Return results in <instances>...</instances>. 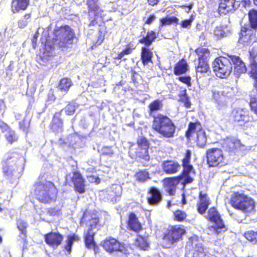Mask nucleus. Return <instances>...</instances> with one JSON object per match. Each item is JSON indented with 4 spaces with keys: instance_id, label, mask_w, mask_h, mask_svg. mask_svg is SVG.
<instances>
[{
    "instance_id": "34",
    "label": "nucleus",
    "mask_w": 257,
    "mask_h": 257,
    "mask_svg": "<svg viewBox=\"0 0 257 257\" xmlns=\"http://www.w3.org/2000/svg\"><path fill=\"white\" fill-rule=\"evenodd\" d=\"M62 110L56 112L52 117L50 127L53 132H58V130L61 129L63 126V120L61 118Z\"/></svg>"
},
{
    "instance_id": "32",
    "label": "nucleus",
    "mask_w": 257,
    "mask_h": 257,
    "mask_svg": "<svg viewBox=\"0 0 257 257\" xmlns=\"http://www.w3.org/2000/svg\"><path fill=\"white\" fill-rule=\"evenodd\" d=\"M30 0H12L11 5V11L13 13H19L20 11L26 10L29 5Z\"/></svg>"
},
{
    "instance_id": "14",
    "label": "nucleus",
    "mask_w": 257,
    "mask_h": 257,
    "mask_svg": "<svg viewBox=\"0 0 257 257\" xmlns=\"http://www.w3.org/2000/svg\"><path fill=\"white\" fill-rule=\"evenodd\" d=\"M99 0H86V5L87 7L88 14L90 17L91 15L94 16V18H89V26H94L97 23L96 17H102V13L103 10L100 8L99 4Z\"/></svg>"
},
{
    "instance_id": "1",
    "label": "nucleus",
    "mask_w": 257,
    "mask_h": 257,
    "mask_svg": "<svg viewBox=\"0 0 257 257\" xmlns=\"http://www.w3.org/2000/svg\"><path fill=\"white\" fill-rule=\"evenodd\" d=\"M31 193L39 203L47 204L57 201L58 189L51 181L38 180L33 184Z\"/></svg>"
},
{
    "instance_id": "41",
    "label": "nucleus",
    "mask_w": 257,
    "mask_h": 257,
    "mask_svg": "<svg viewBox=\"0 0 257 257\" xmlns=\"http://www.w3.org/2000/svg\"><path fill=\"white\" fill-rule=\"evenodd\" d=\"M160 23L159 25V29H161L163 26L166 25H171L172 24L178 25L179 24V19L176 16L165 17L160 19Z\"/></svg>"
},
{
    "instance_id": "58",
    "label": "nucleus",
    "mask_w": 257,
    "mask_h": 257,
    "mask_svg": "<svg viewBox=\"0 0 257 257\" xmlns=\"http://www.w3.org/2000/svg\"><path fill=\"white\" fill-rule=\"evenodd\" d=\"M60 210L56 207H49L47 209V213L50 216H55L59 214Z\"/></svg>"
},
{
    "instance_id": "42",
    "label": "nucleus",
    "mask_w": 257,
    "mask_h": 257,
    "mask_svg": "<svg viewBox=\"0 0 257 257\" xmlns=\"http://www.w3.org/2000/svg\"><path fill=\"white\" fill-rule=\"evenodd\" d=\"M256 57L257 55L253 56L252 54L250 53V63L249 65L250 70L248 73L250 77L253 79L257 78V62L255 60Z\"/></svg>"
},
{
    "instance_id": "40",
    "label": "nucleus",
    "mask_w": 257,
    "mask_h": 257,
    "mask_svg": "<svg viewBox=\"0 0 257 257\" xmlns=\"http://www.w3.org/2000/svg\"><path fill=\"white\" fill-rule=\"evenodd\" d=\"M136 181L141 183H145L151 179L150 174L146 169L139 170L134 175Z\"/></svg>"
},
{
    "instance_id": "12",
    "label": "nucleus",
    "mask_w": 257,
    "mask_h": 257,
    "mask_svg": "<svg viewBox=\"0 0 257 257\" xmlns=\"http://www.w3.org/2000/svg\"><path fill=\"white\" fill-rule=\"evenodd\" d=\"M137 148L135 152L136 158L140 160L148 161L150 159L149 153L150 143L149 141L144 137L138 139L136 142Z\"/></svg>"
},
{
    "instance_id": "45",
    "label": "nucleus",
    "mask_w": 257,
    "mask_h": 257,
    "mask_svg": "<svg viewBox=\"0 0 257 257\" xmlns=\"http://www.w3.org/2000/svg\"><path fill=\"white\" fill-rule=\"evenodd\" d=\"M108 195L111 199L114 200L118 199L121 195V187L117 185H112L109 191Z\"/></svg>"
},
{
    "instance_id": "13",
    "label": "nucleus",
    "mask_w": 257,
    "mask_h": 257,
    "mask_svg": "<svg viewBox=\"0 0 257 257\" xmlns=\"http://www.w3.org/2000/svg\"><path fill=\"white\" fill-rule=\"evenodd\" d=\"M206 218L207 220L214 224L210 227L212 228L215 232L218 234V229L225 228V225L221 218V215L215 206L210 207L207 211Z\"/></svg>"
},
{
    "instance_id": "35",
    "label": "nucleus",
    "mask_w": 257,
    "mask_h": 257,
    "mask_svg": "<svg viewBox=\"0 0 257 257\" xmlns=\"http://www.w3.org/2000/svg\"><path fill=\"white\" fill-rule=\"evenodd\" d=\"M73 85V83L70 77H64L59 80L57 88L60 91L67 93Z\"/></svg>"
},
{
    "instance_id": "37",
    "label": "nucleus",
    "mask_w": 257,
    "mask_h": 257,
    "mask_svg": "<svg viewBox=\"0 0 257 257\" xmlns=\"http://www.w3.org/2000/svg\"><path fill=\"white\" fill-rule=\"evenodd\" d=\"M135 243L136 245L140 249L144 250L148 249L149 247L148 235L143 236L141 234H138Z\"/></svg>"
},
{
    "instance_id": "63",
    "label": "nucleus",
    "mask_w": 257,
    "mask_h": 257,
    "mask_svg": "<svg viewBox=\"0 0 257 257\" xmlns=\"http://www.w3.org/2000/svg\"><path fill=\"white\" fill-rule=\"evenodd\" d=\"M156 19V16L154 14L150 15L145 21V24L150 25Z\"/></svg>"
},
{
    "instance_id": "3",
    "label": "nucleus",
    "mask_w": 257,
    "mask_h": 257,
    "mask_svg": "<svg viewBox=\"0 0 257 257\" xmlns=\"http://www.w3.org/2000/svg\"><path fill=\"white\" fill-rule=\"evenodd\" d=\"M230 206L246 215L255 212V201L247 194L239 191L233 192L229 200Z\"/></svg>"
},
{
    "instance_id": "61",
    "label": "nucleus",
    "mask_w": 257,
    "mask_h": 257,
    "mask_svg": "<svg viewBox=\"0 0 257 257\" xmlns=\"http://www.w3.org/2000/svg\"><path fill=\"white\" fill-rule=\"evenodd\" d=\"M88 178L91 179V180L90 181V182L91 183L99 184L100 183V179L97 176H95L94 175H90L88 176Z\"/></svg>"
},
{
    "instance_id": "4",
    "label": "nucleus",
    "mask_w": 257,
    "mask_h": 257,
    "mask_svg": "<svg viewBox=\"0 0 257 257\" xmlns=\"http://www.w3.org/2000/svg\"><path fill=\"white\" fill-rule=\"evenodd\" d=\"M54 35L53 41L60 48H66L68 45H72V41L75 38L74 30L67 25L56 27L54 30Z\"/></svg>"
},
{
    "instance_id": "52",
    "label": "nucleus",
    "mask_w": 257,
    "mask_h": 257,
    "mask_svg": "<svg viewBox=\"0 0 257 257\" xmlns=\"http://www.w3.org/2000/svg\"><path fill=\"white\" fill-rule=\"evenodd\" d=\"M31 124V119L27 116L24 117L23 119L19 122L20 128L23 131L28 132Z\"/></svg>"
},
{
    "instance_id": "23",
    "label": "nucleus",
    "mask_w": 257,
    "mask_h": 257,
    "mask_svg": "<svg viewBox=\"0 0 257 257\" xmlns=\"http://www.w3.org/2000/svg\"><path fill=\"white\" fill-rule=\"evenodd\" d=\"M180 164L173 160L164 161L162 163V168L164 173L167 175H173L177 173L180 169Z\"/></svg>"
},
{
    "instance_id": "6",
    "label": "nucleus",
    "mask_w": 257,
    "mask_h": 257,
    "mask_svg": "<svg viewBox=\"0 0 257 257\" xmlns=\"http://www.w3.org/2000/svg\"><path fill=\"white\" fill-rule=\"evenodd\" d=\"M229 57L220 56L213 62V70L217 77L225 79L229 77L232 72V66Z\"/></svg>"
},
{
    "instance_id": "30",
    "label": "nucleus",
    "mask_w": 257,
    "mask_h": 257,
    "mask_svg": "<svg viewBox=\"0 0 257 257\" xmlns=\"http://www.w3.org/2000/svg\"><path fill=\"white\" fill-rule=\"evenodd\" d=\"M153 48H149V47L143 46L141 48V60L143 65L146 66L149 63L152 62L153 58Z\"/></svg>"
},
{
    "instance_id": "64",
    "label": "nucleus",
    "mask_w": 257,
    "mask_h": 257,
    "mask_svg": "<svg viewBox=\"0 0 257 257\" xmlns=\"http://www.w3.org/2000/svg\"><path fill=\"white\" fill-rule=\"evenodd\" d=\"M38 37V33L37 32L33 37L32 39V43L33 47L35 49L37 47V38Z\"/></svg>"
},
{
    "instance_id": "7",
    "label": "nucleus",
    "mask_w": 257,
    "mask_h": 257,
    "mask_svg": "<svg viewBox=\"0 0 257 257\" xmlns=\"http://www.w3.org/2000/svg\"><path fill=\"white\" fill-rule=\"evenodd\" d=\"M206 162L209 167H222L227 165L223 151L219 148L208 149L205 153Z\"/></svg>"
},
{
    "instance_id": "9",
    "label": "nucleus",
    "mask_w": 257,
    "mask_h": 257,
    "mask_svg": "<svg viewBox=\"0 0 257 257\" xmlns=\"http://www.w3.org/2000/svg\"><path fill=\"white\" fill-rule=\"evenodd\" d=\"M230 118L233 123L239 126L256 121L253 116L245 108H234L231 112Z\"/></svg>"
},
{
    "instance_id": "15",
    "label": "nucleus",
    "mask_w": 257,
    "mask_h": 257,
    "mask_svg": "<svg viewBox=\"0 0 257 257\" xmlns=\"http://www.w3.org/2000/svg\"><path fill=\"white\" fill-rule=\"evenodd\" d=\"M45 243L50 247L57 248L63 242L64 236L58 231H50L44 235Z\"/></svg>"
},
{
    "instance_id": "19",
    "label": "nucleus",
    "mask_w": 257,
    "mask_h": 257,
    "mask_svg": "<svg viewBox=\"0 0 257 257\" xmlns=\"http://www.w3.org/2000/svg\"><path fill=\"white\" fill-rule=\"evenodd\" d=\"M187 245L193 248V257L206 256L204 248L196 235H193L189 238Z\"/></svg>"
},
{
    "instance_id": "51",
    "label": "nucleus",
    "mask_w": 257,
    "mask_h": 257,
    "mask_svg": "<svg viewBox=\"0 0 257 257\" xmlns=\"http://www.w3.org/2000/svg\"><path fill=\"white\" fill-rule=\"evenodd\" d=\"M162 103L159 100H155L151 102L148 107L149 108V113H151L153 112L160 110L162 108Z\"/></svg>"
},
{
    "instance_id": "47",
    "label": "nucleus",
    "mask_w": 257,
    "mask_h": 257,
    "mask_svg": "<svg viewBox=\"0 0 257 257\" xmlns=\"http://www.w3.org/2000/svg\"><path fill=\"white\" fill-rule=\"evenodd\" d=\"M244 237L253 244H257V231L250 230L245 231L243 234Z\"/></svg>"
},
{
    "instance_id": "10",
    "label": "nucleus",
    "mask_w": 257,
    "mask_h": 257,
    "mask_svg": "<svg viewBox=\"0 0 257 257\" xmlns=\"http://www.w3.org/2000/svg\"><path fill=\"white\" fill-rule=\"evenodd\" d=\"M191 159V152L189 150H187L184 158L182 160V166L183 168L181 174L184 176V184H189L193 181V179L190 176V174H195V171L193 166L190 164Z\"/></svg>"
},
{
    "instance_id": "62",
    "label": "nucleus",
    "mask_w": 257,
    "mask_h": 257,
    "mask_svg": "<svg viewBox=\"0 0 257 257\" xmlns=\"http://www.w3.org/2000/svg\"><path fill=\"white\" fill-rule=\"evenodd\" d=\"M132 80L134 83H138V77L139 76V74L134 70H131Z\"/></svg>"
},
{
    "instance_id": "17",
    "label": "nucleus",
    "mask_w": 257,
    "mask_h": 257,
    "mask_svg": "<svg viewBox=\"0 0 257 257\" xmlns=\"http://www.w3.org/2000/svg\"><path fill=\"white\" fill-rule=\"evenodd\" d=\"M71 181L73 185L74 191L79 194H83L86 191V181L79 171H75L72 172Z\"/></svg>"
},
{
    "instance_id": "28",
    "label": "nucleus",
    "mask_w": 257,
    "mask_h": 257,
    "mask_svg": "<svg viewBox=\"0 0 257 257\" xmlns=\"http://www.w3.org/2000/svg\"><path fill=\"white\" fill-rule=\"evenodd\" d=\"M95 234L94 232L88 230L84 233V242L85 246L87 249H93L94 250L98 249V245L94 240Z\"/></svg>"
},
{
    "instance_id": "21",
    "label": "nucleus",
    "mask_w": 257,
    "mask_h": 257,
    "mask_svg": "<svg viewBox=\"0 0 257 257\" xmlns=\"http://www.w3.org/2000/svg\"><path fill=\"white\" fill-rule=\"evenodd\" d=\"M183 177H184V176L181 174L176 177H167L163 179V185L169 195L175 194L177 186Z\"/></svg>"
},
{
    "instance_id": "24",
    "label": "nucleus",
    "mask_w": 257,
    "mask_h": 257,
    "mask_svg": "<svg viewBox=\"0 0 257 257\" xmlns=\"http://www.w3.org/2000/svg\"><path fill=\"white\" fill-rule=\"evenodd\" d=\"M247 25L242 26L239 32V42L244 45L249 44L251 42L254 33L251 28Z\"/></svg>"
},
{
    "instance_id": "44",
    "label": "nucleus",
    "mask_w": 257,
    "mask_h": 257,
    "mask_svg": "<svg viewBox=\"0 0 257 257\" xmlns=\"http://www.w3.org/2000/svg\"><path fill=\"white\" fill-rule=\"evenodd\" d=\"M248 17L249 27L252 29H257V10L254 9L250 10Z\"/></svg>"
},
{
    "instance_id": "33",
    "label": "nucleus",
    "mask_w": 257,
    "mask_h": 257,
    "mask_svg": "<svg viewBox=\"0 0 257 257\" xmlns=\"http://www.w3.org/2000/svg\"><path fill=\"white\" fill-rule=\"evenodd\" d=\"M158 37V34L153 30L148 31L146 35L142 36L139 40V43L144 45V46L149 47L152 45Z\"/></svg>"
},
{
    "instance_id": "48",
    "label": "nucleus",
    "mask_w": 257,
    "mask_h": 257,
    "mask_svg": "<svg viewBox=\"0 0 257 257\" xmlns=\"http://www.w3.org/2000/svg\"><path fill=\"white\" fill-rule=\"evenodd\" d=\"M187 217V213L180 209H177L173 212V219L177 222H184Z\"/></svg>"
},
{
    "instance_id": "56",
    "label": "nucleus",
    "mask_w": 257,
    "mask_h": 257,
    "mask_svg": "<svg viewBox=\"0 0 257 257\" xmlns=\"http://www.w3.org/2000/svg\"><path fill=\"white\" fill-rule=\"evenodd\" d=\"M17 227L21 233L25 235L26 234L27 225L25 222L22 220L19 221L17 223Z\"/></svg>"
},
{
    "instance_id": "5",
    "label": "nucleus",
    "mask_w": 257,
    "mask_h": 257,
    "mask_svg": "<svg viewBox=\"0 0 257 257\" xmlns=\"http://www.w3.org/2000/svg\"><path fill=\"white\" fill-rule=\"evenodd\" d=\"M194 135H195V142L197 146L200 148H204L207 144V136L201 123L198 120L190 122L185 134L188 140L192 138Z\"/></svg>"
},
{
    "instance_id": "36",
    "label": "nucleus",
    "mask_w": 257,
    "mask_h": 257,
    "mask_svg": "<svg viewBox=\"0 0 257 257\" xmlns=\"http://www.w3.org/2000/svg\"><path fill=\"white\" fill-rule=\"evenodd\" d=\"M80 239V237L75 233L68 235L67 236L66 243L63 247V250L67 254H70L73 242L78 241Z\"/></svg>"
},
{
    "instance_id": "18",
    "label": "nucleus",
    "mask_w": 257,
    "mask_h": 257,
    "mask_svg": "<svg viewBox=\"0 0 257 257\" xmlns=\"http://www.w3.org/2000/svg\"><path fill=\"white\" fill-rule=\"evenodd\" d=\"M233 95L232 89L229 87H225L221 91H213L212 99L218 104H223L231 98Z\"/></svg>"
},
{
    "instance_id": "11",
    "label": "nucleus",
    "mask_w": 257,
    "mask_h": 257,
    "mask_svg": "<svg viewBox=\"0 0 257 257\" xmlns=\"http://www.w3.org/2000/svg\"><path fill=\"white\" fill-rule=\"evenodd\" d=\"M101 246L104 250L109 253L119 252L126 253L127 251L125 245L113 237H108L103 240Z\"/></svg>"
},
{
    "instance_id": "43",
    "label": "nucleus",
    "mask_w": 257,
    "mask_h": 257,
    "mask_svg": "<svg viewBox=\"0 0 257 257\" xmlns=\"http://www.w3.org/2000/svg\"><path fill=\"white\" fill-rule=\"evenodd\" d=\"M210 70V66L208 60H197V64L195 67L197 73H205Z\"/></svg>"
},
{
    "instance_id": "31",
    "label": "nucleus",
    "mask_w": 257,
    "mask_h": 257,
    "mask_svg": "<svg viewBox=\"0 0 257 257\" xmlns=\"http://www.w3.org/2000/svg\"><path fill=\"white\" fill-rule=\"evenodd\" d=\"M189 71V65L184 58H182L174 65L173 73L176 76L185 74Z\"/></svg>"
},
{
    "instance_id": "50",
    "label": "nucleus",
    "mask_w": 257,
    "mask_h": 257,
    "mask_svg": "<svg viewBox=\"0 0 257 257\" xmlns=\"http://www.w3.org/2000/svg\"><path fill=\"white\" fill-rule=\"evenodd\" d=\"M135 47L132 43H130L125 46V48L119 52L117 56L114 58L115 59L121 60L124 55H127L131 54Z\"/></svg>"
},
{
    "instance_id": "46",
    "label": "nucleus",
    "mask_w": 257,
    "mask_h": 257,
    "mask_svg": "<svg viewBox=\"0 0 257 257\" xmlns=\"http://www.w3.org/2000/svg\"><path fill=\"white\" fill-rule=\"evenodd\" d=\"M179 101L183 103L184 106L186 108H189L191 107V103L190 101L189 97L187 93V90L186 89L181 91L178 95Z\"/></svg>"
},
{
    "instance_id": "22",
    "label": "nucleus",
    "mask_w": 257,
    "mask_h": 257,
    "mask_svg": "<svg viewBox=\"0 0 257 257\" xmlns=\"http://www.w3.org/2000/svg\"><path fill=\"white\" fill-rule=\"evenodd\" d=\"M227 56L231 59L230 60L235 75H239L246 72L247 68L246 65L239 56L228 54Z\"/></svg>"
},
{
    "instance_id": "16",
    "label": "nucleus",
    "mask_w": 257,
    "mask_h": 257,
    "mask_svg": "<svg viewBox=\"0 0 257 257\" xmlns=\"http://www.w3.org/2000/svg\"><path fill=\"white\" fill-rule=\"evenodd\" d=\"M0 131L9 145L13 144L18 141V136L16 132L6 122L0 119Z\"/></svg>"
},
{
    "instance_id": "2",
    "label": "nucleus",
    "mask_w": 257,
    "mask_h": 257,
    "mask_svg": "<svg viewBox=\"0 0 257 257\" xmlns=\"http://www.w3.org/2000/svg\"><path fill=\"white\" fill-rule=\"evenodd\" d=\"M152 128L163 138H173L176 135L175 124L170 117L162 114L153 116Z\"/></svg>"
},
{
    "instance_id": "8",
    "label": "nucleus",
    "mask_w": 257,
    "mask_h": 257,
    "mask_svg": "<svg viewBox=\"0 0 257 257\" xmlns=\"http://www.w3.org/2000/svg\"><path fill=\"white\" fill-rule=\"evenodd\" d=\"M186 233L185 229L179 225L171 226L163 236L164 246L170 248L173 244L182 239L183 236Z\"/></svg>"
},
{
    "instance_id": "49",
    "label": "nucleus",
    "mask_w": 257,
    "mask_h": 257,
    "mask_svg": "<svg viewBox=\"0 0 257 257\" xmlns=\"http://www.w3.org/2000/svg\"><path fill=\"white\" fill-rule=\"evenodd\" d=\"M78 106L79 104L73 101L69 102L64 109L66 114L67 115H73Z\"/></svg>"
},
{
    "instance_id": "27",
    "label": "nucleus",
    "mask_w": 257,
    "mask_h": 257,
    "mask_svg": "<svg viewBox=\"0 0 257 257\" xmlns=\"http://www.w3.org/2000/svg\"><path fill=\"white\" fill-rule=\"evenodd\" d=\"M127 225L130 230L137 233L143 229L141 223L139 221L136 215L133 212H131L128 215Z\"/></svg>"
},
{
    "instance_id": "60",
    "label": "nucleus",
    "mask_w": 257,
    "mask_h": 257,
    "mask_svg": "<svg viewBox=\"0 0 257 257\" xmlns=\"http://www.w3.org/2000/svg\"><path fill=\"white\" fill-rule=\"evenodd\" d=\"M3 171L4 174L7 176L11 175L13 173V170L8 165H6L3 167Z\"/></svg>"
},
{
    "instance_id": "53",
    "label": "nucleus",
    "mask_w": 257,
    "mask_h": 257,
    "mask_svg": "<svg viewBox=\"0 0 257 257\" xmlns=\"http://www.w3.org/2000/svg\"><path fill=\"white\" fill-rule=\"evenodd\" d=\"M249 96L250 109L257 116V97L252 94H250Z\"/></svg>"
},
{
    "instance_id": "29",
    "label": "nucleus",
    "mask_w": 257,
    "mask_h": 257,
    "mask_svg": "<svg viewBox=\"0 0 257 257\" xmlns=\"http://www.w3.org/2000/svg\"><path fill=\"white\" fill-rule=\"evenodd\" d=\"M90 217V220L91 221V222L90 223L88 227V230L92 231V229L94 228H97L98 229H100V228L102 226L100 223L99 218L97 216H93V214L90 213L87 211H85L82 216L81 222L83 221H86L87 218Z\"/></svg>"
},
{
    "instance_id": "26",
    "label": "nucleus",
    "mask_w": 257,
    "mask_h": 257,
    "mask_svg": "<svg viewBox=\"0 0 257 257\" xmlns=\"http://www.w3.org/2000/svg\"><path fill=\"white\" fill-rule=\"evenodd\" d=\"M235 0H219L218 11L219 13L226 14L235 10Z\"/></svg>"
},
{
    "instance_id": "25",
    "label": "nucleus",
    "mask_w": 257,
    "mask_h": 257,
    "mask_svg": "<svg viewBox=\"0 0 257 257\" xmlns=\"http://www.w3.org/2000/svg\"><path fill=\"white\" fill-rule=\"evenodd\" d=\"M148 193L150 197L147 198V202L151 205L158 204L162 200V196L159 189L154 186L149 188Z\"/></svg>"
},
{
    "instance_id": "54",
    "label": "nucleus",
    "mask_w": 257,
    "mask_h": 257,
    "mask_svg": "<svg viewBox=\"0 0 257 257\" xmlns=\"http://www.w3.org/2000/svg\"><path fill=\"white\" fill-rule=\"evenodd\" d=\"M31 17V15L30 13L25 14L23 18L18 21V27L21 29H23L27 26L28 24V20L30 19Z\"/></svg>"
},
{
    "instance_id": "59",
    "label": "nucleus",
    "mask_w": 257,
    "mask_h": 257,
    "mask_svg": "<svg viewBox=\"0 0 257 257\" xmlns=\"http://www.w3.org/2000/svg\"><path fill=\"white\" fill-rule=\"evenodd\" d=\"M193 18H191L189 19L188 20H184L182 21V24H181V27L183 28H187L189 26H190L193 21Z\"/></svg>"
},
{
    "instance_id": "57",
    "label": "nucleus",
    "mask_w": 257,
    "mask_h": 257,
    "mask_svg": "<svg viewBox=\"0 0 257 257\" xmlns=\"http://www.w3.org/2000/svg\"><path fill=\"white\" fill-rule=\"evenodd\" d=\"M101 154L102 156H111L113 155V152L111 147H104L102 148Z\"/></svg>"
},
{
    "instance_id": "55",
    "label": "nucleus",
    "mask_w": 257,
    "mask_h": 257,
    "mask_svg": "<svg viewBox=\"0 0 257 257\" xmlns=\"http://www.w3.org/2000/svg\"><path fill=\"white\" fill-rule=\"evenodd\" d=\"M177 79L183 83L185 84L188 87H190L191 84V77L190 75L179 76Z\"/></svg>"
},
{
    "instance_id": "20",
    "label": "nucleus",
    "mask_w": 257,
    "mask_h": 257,
    "mask_svg": "<svg viewBox=\"0 0 257 257\" xmlns=\"http://www.w3.org/2000/svg\"><path fill=\"white\" fill-rule=\"evenodd\" d=\"M211 204V200L208 194L204 191H199L198 200L196 204L197 212L200 214H204Z\"/></svg>"
},
{
    "instance_id": "39",
    "label": "nucleus",
    "mask_w": 257,
    "mask_h": 257,
    "mask_svg": "<svg viewBox=\"0 0 257 257\" xmlns=\"http://www.w3.org/2000/svg\"><path fill=\"white\" fill-rule=\"evenodd\" d=\"M243 147L244 145L241 144L240 141L238 139H231L227 142V148L229 152L234 153Z\"/></svg>"
},
{
    "instance_id": "38",
    "label": "nucleus",
    "mask_w": 257,
    "mask_h": 257,
    "mask_svg": "<svg viewBox=\"0 0 257 257\" xmlns=\"http://www.w3.org/2000/svg\"><path fill=\"white\" fill-rule=\"evenodd\" d=\"M198 57L197 60H209L211 54L209 49L207 48L199 47L194 50Z\"/></svg>"
}]
</instances>
